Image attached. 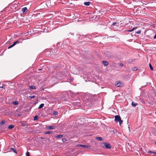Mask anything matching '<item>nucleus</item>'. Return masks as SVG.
Listing matches in <instances>:
<instances>
[{"label": "nucleus", "instance_id": "c85d7f7f", "mask_svg": "<svg viewBox=\"0 0 156 156\" xmlns=\"http://www.w3.org/2000/svg\"><path fill=\"white\" fill-rule=\"evenodd\" d=\"M153 151H148V153L149 154H153Z\"/></svg>", "mask_w": 156, "mask_h": 156}, {"label": "nucleus", "instance_id": "2f4dec72", "mask_svg": "<svg viewBox=\"0 0 156 156\" xmlns=\"http://www.w3.org/2000/svg\"><path fill=\"white\" fill-rule=\"evenodd\" d=\"M62 141L64 142H65L66 141V140L65 139H62Z\"/></svg>", "mask_w": 156, "mask_h": 156}, {"label": "nucleus", "instance_id": "473e14b6", "mask_svg": "<svg viewBox=\"0 0 156 156\" xmlns=\"http://www.w3.org/2000/svg\"><path fill=\"white\" fill-rule=\"evenodd\" d=\"M153 38L154 39H155L156 38V34H155V35L154 37Z\"/></svg>", "mask_w": 156, "mask_h": 156}, {"label": "nucleus", "instance_id": "7ed1b4c3", "mask_svg": "<svg viewBox=\"0 0 156 156\" xmlns=\"http://www.w3.org/2000/svg\"><path fill=\"white\" fill-rule=\"evenodd\" d=\"M19 42H20L19 41H16L14 42L11 45H10L9 47H8V48L10 49V48H11L12 47H13L15 45H16V44L19 43Z\"/></svg>", "mask_w": 156, "mask_h": 156}, {"label": "nucleus", "instance_id": "f8f14e48", "mask_svg": "<svg viewBox=\"0 0 156 156\" xmlns=\"http://www.w3.org/2000/svg\"><path fill=\"white\" fill-rule=\"evenodd\" d=\"M131 105L135 107L137 105V104L133 102H132Z\"/></svg>", "mask_w": 156, "mask_h": 156}, {"label": "nucleus", "instance_id": "5701e85b", "mask_svg": "<svg viewBox=\"0 0 156 156\" xmlns=\"http://www.w3.org/2000/svg\"><path fill=\"white\" fill-rule=\"evenodd\" d=\"M112 25L113 26H118V23H117L114 22L112 23Z\"/></svg>", "mask_w": 156, "mask_h": 156}, {"label": "nucleus", "instance_id": "ddd939ff", "mask_svg": "<svg viewBox=\"0 0 156 156\" xmlns=\"http://www.w3.org/2000/svg\"><path fill=\"white\" fill-rule=\"evenodd\" d=\"M63 136L62 135H56L55 136V137L56 138H61Z\"/></svg>", "mask_w": 156, "mask_h": 156}, {"label": "nucleus", "instance_id": "aec40b11", "mask_svg": "<svg viewBox=\"0 0 156 156\" xmlns=\"http://www.w3.org/2000/svg\"><path fill=\"white\" fill-rule=\"evenodd\" d=\"M13 104L14 105H17L18 104V102L17 101H15L13 102Z\"/></svg>", "mask_w": 156, "mask_h": 156}, {"label": "nucleus", "instance_id": "f257e3e1", "mask_svg": "<svg viewBox=\"0 0 156 156\" xmlns=\"http://www.w3.org/2000/svg\"><path fill=\"white\" fill-rule=\"evenodd\" d=\"M115 120L116 122H119L120 125L123 122V121L121 119L120 116L119 115L115 116Z\"/></svg>", "mask_w": 156, "mask_h": 156}, {"label": "nucleus", "instance_id": "39448f33", "mask_svg": "<svg viewBox=\"0 0 156 156\" xmlns=\"http://www.w3.org/2000/svg\"><path fill=\"white\" fill-rule=\"evenodd\" d=\"M22 10L23 13L25 14L27 12V9L26 7H23L22 9Z\"/></svg>", "mask_w": 156, "mask_h": 156}, {"label": "nucleus", "instance_id": "e433bc0d", "mask_svg": "<svg viewBox=\"0 0 156 156\" xmlns=\"http://www.w3.org/2000/svg\"><path fill=\"white\" fill-rule=\"evenodd\" d=\"M3 87H4L3 86H2V87H0V88H3Z\"/></svg>", "mask_w": 156, "mask_h": 156}, {"label": "nucleus", "instance_id": "a211bd4d", "mask_svg": "<svg viewBox=\"0 0 156 156\" xmlns=\"http://www.w3.org/2000/svg\"><path fill=\"white\" fill-rule=\"evenodd\" d=\"M14 127V126L13 125H10L8 127V128L9 129H12Z\"/></svg>", "mask_w": 156, "mask_h": 156}, {"label": "nucleus", "instance_id": "a19ab883", "mask_svg": "<svg viewBox=\"0 0 156 156\" xmlns=\"http://www.w3.org/2000/svg\"><path fill=\"white\" fill-rule=\"evenodd\" d=\"M155 144H156V141L155 142Z\"/></svg>", "mask_w": 156, "mask_h": 156}, {"label": "nucleus", "instance_id": "6ab92c4d", "mask_svg": "<svg viewBox=\"0 0 156 156\" xmlns=\"http://www.w3.org/2000/svg\"><path fill=\"white\" fill-rule=\"evenodd\" d=\"M29 88L30 89H35V87L34 86H29Z\"/></svg>", "mask_w": 156, "mask_h": 156}, {"label": "nucleus", "instance_id": "bb28decb", "mask_svg": "<svg viewBox=\"0 0 156 156\" xmlns=\"http://www.w3.org/2000/svg\"><path fill=\"white\" fill-rule=\"evenodd\" d=\"M132 69L133 71H134L136 70L137 69L136 67H134V68H133Z\"/></svg>", "mask_w": 156, "mask_h": 156}, {"label": "nucleus", "instance_id": "b1692460", "mask_svg": "<svg viewBox=\"0 0 156 156\" xmlns=\"http://www.w3.org/2000/svg\"><path fill=\"white\" fill-rule=\"evenodd\" d=\"M149 67L151 69V70H153V68L152 67V66L151 64L150 63L149 64Z\"/></svg>", "mask_w": 156, "mask_h": 156}, {"label": "nucleus", "instance_id": "9d476101", "mask_svg": "<svg viewBox=\"0 0 156 156\" xmlns=\"http://www.w3.org/2000/svg\"><path fill=\"white\" fill-rule=\"evenodd\" d=\"M152 132L154 135H156V129H152Z\"/></svg>", "mask_w": 156, "mask_h": 156}, {"label": "nucleus", "instance_id": "ea45409f", "mask_svg": "<svg viewBox=\"0 0 156 156\" xmlns=\"http://www.w3.org/2000/svg\"><path fill=\"white\" fill-rule=\"evenodd\" d=\"M155 114H156V112H155Z\"/></svg>", "mask_w": 156, "mask_h": 156}, {"label": "nucleus", "instance_id": "c756f323", "mask_svg": "<svg viewBox=\"0 0 156 156\" xmlns=\"http://www.w3.org/2000/svg\"><path fill=\"white\" fill-rule=\"evenodd\" d=\"M26 156H30L29 153L28 152H27L26 153Z\"/></svg>", "mask_w": 156, "mask_h": 156}, {"label": "nucleus", "instance_id": "f704fd0d", "mask_svg": "<svg viewBox=\"0 0 156 156\" xmlns=\"http://www.w3.org/2000/svg\"><path fill=\"white\" fill-rule=\"evenodd\" d=\"M153 154H156V151H153Z\"/></svg>", "mask_w": 156, "mask_h": 156}, {"label": "nucleus", "instance_id": "20e7f679", "mask_svg": "<svg viewBox=\"0 0 156 156\" xmlns=\"http://www.w3.org/2000/svg\"><path fill=\"white\" fill-rule=\"evenodd\" d=\"M56 126H48L47 127V129L48 130L54 129H55Z\"/></svg>", "mask_w": 156, "mask_h": 156}, {"label": "nucleus", "instance_id": "7c9ffc66", "mask_svg": "<svg viewBox=\"0 0 156 156\" xmlns=\"http://www.w3.org/2000/svg\"><path fill=\"white\" fill-rule=\"evenodd\" d=\"M112 132L114 134H115L116 133V131L115 130H114L112 131Z\"/></svg>", "mask_w": 156, "mask_h": 156}, {"label": "nucleus", "instance_id": "58836bf2", "mask_svg": "<svg viewBox=\"0 0 156 156\" xmlns=\"http://www.w3.org/2000/svg\"><path fill=\"white\" fill-rule=\"evenodd\" d=\"M87 99H88L89 100V98H87Z\"/></svg>", "mask_w": 156, "mask_h": 156}, {"label": "nucleus", "instance_id": "f3484780", "mask_svg": "<svg viewBox=\"0 0 156 156\" xmlns=\"http://www.w3.org/2000/svg\"><path fill=\"white\" fill-rule=\"evenodd\" d=\"M38 117L37 115H36L34 117V120H38Z\"/></svg>", "mask_w": 156, "mask_h": 156}, {"label": "nucleus", "instance_id": "4be33fe9", "mask_svg": "<svg viewBox=\"0 0 156 156\" xmlns=\"http://www.w3.org/2000/svg\"><path fill=\"white\" fill-rule=\"evenodd\" d=\"M35 95H33L32 96H29V98L30 99H33V98H35Z\"/></svg>", "mask_w": 156, "mask_h": 156}, {"label": "nucleus", "instance_id": "6e6552de", "mask_svg": "<svg viewBox=\"0 0 156 156\" xmlns=\"http://www.w3.org/2000/svg\"><path fill=\"white\" fill-rule=\"evenodd\" d=\"M90 2H85L84 3V4L85 5L89 6L90 5Z\"/></svg>", "mask_w": 156, "mask_h": 156}, {"label": "nucleus", "instance_id": "cd10ccee", "mask_svg": "<svg viewBox=\"0 0 156 156\" xmlns=\"http://www.w3.org/2000/svg\"><path fill=\"white\" fill-rule=\"evenodd\" d=\"M141 32V30H139L137 31L136 32V34H140Z\"/></svg>", "mask_w": 156, "mask_h": 156}, {"label": "nucleus", "instance_id": "4c0bfd02", "mask_svg": "<svg viewBox=\"0 0 156 156\" xmlns=\"http://www.w3.org/2000/svg\"><path fill=\"white\" fill-rule=\"evenodd\" d=\"M39 70H42V69H39Z\"/></svg>", "mask_w": 156, "mask_h": 156}, {"label": "nucleus", "instance_id": "f03ea898", "mask_svg": "<svg viewBox=\"0 0 156 156\" xmlns=\"http://www.w3.org/2000/svg\"><path fill=\"white\" fill-rule=\"evenodd\" d=\"M103 144L104 145L105 147L107 149H110L111 147V145L110 144L104 142Z\"/></svg>", "mask_w": 156, "mask_h": 156}, {"label": "nucleus", "instance_id": "423d86ee", "mask_svg": "<svg viewBox=\"0 0 156 156\" xmlns=\"http://www.w3.org/2000/svg\"><path fill=\"white\" fill-rule=\"evenodd\" d=\"M79 146H81L85 148H90V146L87 145H82V144H79V145H78Z\"/></svg>", "mask_w": 156, "mask_h": 156}, {"label": "nucleus", "instance_id": "0eeeda50", "mask_svg": "<svg viewBox=\"0 0 156 156\" xmlns=\"http://www.w3.org/2000/svg\"><path fill=\"white\" fill-rule=\"evenodd\" d=\"M121 82L120 81H118L115 84V85L117 87H119L121 86Z\"/></svg>", "mask_w": 156, "mask_h": 156}, {"label": "nucleus", "instance_id": "9b49d317", "mask_svg": "<svg viewBox=\"0 0 156 156\" xmlns=\"http://www.w3.org/2000/svg\"><path fill=\"white\" fill-rule=\"evenodd\" d=\"M95 139L99 141H102L103 140L102 138L99 137H96Z\"/></svg>", "mask_w": 156, "mask_h": 156}, {"label": "nucleus", "instance_id": "412c9836", "mask_svg": "<svg viewBox=\"0 0 156 156\" xmlns=\"http://www.w3.org/2000/svg\"><path fill=\"white\" fill-rule=\"evenodd\" d=\"M136 27H133L132 29V30H128L127 31L129 32H131L133 31L135 29H136Z\"/></svg>", "mask_w": 156, "mask_h": 156}, {"label": "nucleus", "instance_id": "393cba45", "mask_svg": "<svg viewBox=\"0 0 156 156\" xmlns=\"http://www.w3.org/2000/svg\"><path fill=\"white\" fill-rule=\"evenodd\" d=\"M53 113L54 115H57L58 114V112L56 111H54Z\"/></svg>", "mask_w": 156, "mask_h": 156}, {"label": "nucleus", "instance_id": "1a4fd4ad", "mask_svg": "<svg viewBox=\"0 0 156 156\" xmlns=\"http://www.w3.org/2000/svg\"><path fill=\"white\" fill-rule=\"evenodd\" d=\"M10 150L13 151L14 153H15L16 154L17 153V151L13 148H11L10 149Z\"/></svg>", "mask_w": 156, "mask_h": 156}, {"label": "nucleus", "instance_id": "dca6fc26", "mask_svg": "<svg viewBox=\"0 0 156 156\" xmlns=\"http://www.w3.org/2000/svg\"><path fill=\"white\" fill-rule=\"evenodd\" d=\"M44 104H41L39 106L38 108H43L44 107Z\"/></svg>", "mask_w": 156, "mask_h": 156}, {"label": "nucleus", "instance_id": "a878e982", "mask_svg": "<svg viewBox=\"0 0 156 156\" xmlns=\"http://www.w3.org/2000/svg\"><path fill=\"white\" fill-rule=\"evenodd\" d=\"M5 123V121L4 120H3L1 122V123L2 124H4Z\"/></svg>", "mask_w": 156, "mask_h": 156}, {"label": "nucleus", "instance_id": "72a5a7b5", "mask_svg": "<svg viewBox=\"0 0 156 156\" xmlns=\"http://www.w3.org/2000/svg\"><path fill=\"white\" fill-rule=\"evenodd\" d=\"M120 66H123V64L122 63H120Z\"/></svg>", "mask_w": 156, "mask_h": 156}, {"label": "nucleus", "instance_id": "4468645a", "mask_svg": "<svg viewBox=\"0 0 156 156\" xmlns=\"http://www.w3.org/2000/svg\"><path fill=\"white\" fill-rule=\"evenodd\" d=\"M102 62L104 65L105 66H107L108 64V62L106 61H103Z\"/></svg>", "mask_w": 156, "mask_h": 156}, {"label": "nucleus", "instance_id": "c9c22d12", "mask_svg": "<svg viewBox=\"0 0 156 156\" xmlns=\"http://www.w3.org/2000/svg\"><path fill=\"white\" fill-rule=\"evenodd\" d=\"M87 95V96H89L90 95V96H91V97L92 95H90V94H88Z\"/></svg>", "mask_w": 156, "mask_h": 156}, {"label": "nucleus", "instance_id": "2eb2a0df", "mask_svg": "<svg viewBox=\"0 0 156 156\" xmlns=\"http://www.w3.org/2000/svg\"><path fill=\"white\" fill-rule=\"evenodd\" d=\"M52 133V131H47V132H45L44 133L45 134H48Z\"/></svg>", "mask_w": 156, "mask_h": 156}]
</instances>
